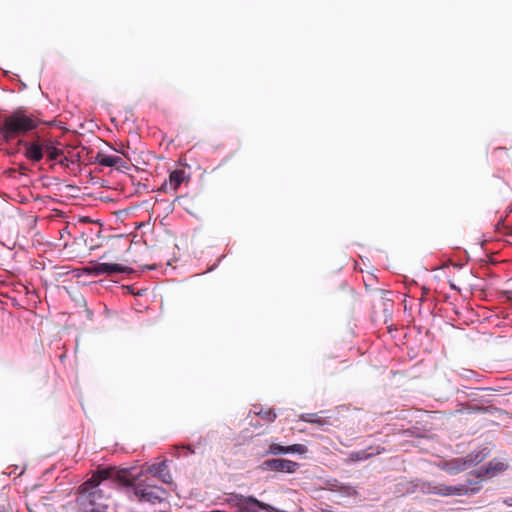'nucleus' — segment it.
<instances>
[{
    "mask_svg": "<svg viewBox=\"0 0 512 512\" xmlns=\"http://www.w3.org/2000/svg\"><path fill=\"white\" fill-rule=\"evenodd\" d=\"M120 491L132 502L157 504L166 498V491L155 485L143 472L134 473L130 469L117 472Z\"/></svg>",
    "mask_w": 512,
    "mask_h": 512,
    "instance_id": "1",
    "label": "nucleus"
},
{
    "mask_svg": "<svg viewBox=\"0 0 512 512\" xmlns=\"http://www.w3.org/2000/svg\"><path fill=\"white\" fill-rule=\"evenodd\" d=\"M105 483L98 475H93L79 488L76 499L78 512H107L108 498L104 493Z\"/></svg>",
    "mask_w": 512,
    "mask_h": 512,
    "instance_id": "2",
    "label": "nucleus"
},
{
    "mask_svg": "<svg viewBox=\"0 0 512 512\" xmlns=\"http://www.w3.org/2000/svg\"><path fill=\"white\" fill-rule=\"evenodd\" d=\"M415 488L424 494L449 496L473 495L480 491L479 481L466 480L457 485H446L439 482L418 481Z\"/></svg>",
    "mask_w": 512,
    "mask_h": 512,
    "instance_id": "3",
    "label": "nucleus"
},
{
    "mask_svg": "<svg viewBox=\"0 0 512 512\" xmlns=\"http://www.w3.org/2000/svg\"><path fill=\"white\" fill-rule=\"evenodd\" d=\"M39 121L33 115H28L25 110L17 109L6 117L0 130L6 138H12L18 134L36 129Z\"/></svg>",
    "mask_w": 512,
    "mask_h": 512,
    "instance_id": "4",
    "label": "nucleus"
},
{
    "mask_svg": "<svg viewBox=\"0 0 512 512\" xmlns=\"http://www.w3.org/2000/svg\"><path fill=\"white\" fill-rule=\"evenodd\" d=\"M236 501L239 512H278V508L261 502L253 496L240 495Z\"/></svg>",
    "mask_w": 512,
    "mask_h": 512,
    "instance_id": "5",
    "label": "nucleus"
},
{
    "mask_svg": "<svg viewBox=\"0 0 512 512\" xmlns=\"http://www.w3.org/2000/svg\"><path fill=\"white\" fill-rule=\"evenodd\" d=\"M299 463L282 458H275L263 461L259 465L262 471H277L284 473H294L299 468Z\"/></svg>",
    "mask_w": 512,
    "mask_h": 512,
    "instance_id": "6",
    "label": "nucleus"
},
{
    "mask_svg": "<svg viewBox=\"0 0 512 512\" xmlns=\"http://www.w3.org/2000/svg\"><path fill=\"white\" fill-rule=\"evenodd\" d=\"M86 271L93 276H109L115 273H131L133 270L127 266L116 263H95L87 267Z\"/></svg>",
    "mask_w": 512,
    "mask_h": 512,
    "instance_id": "7",
    "label": "nucleus"
},
{
    "mask_svg": "<svg viewBox=\"0 0 512 512\" xmlns=\"http://www.w3.org/2000/svg\"><path fill=\"white\" fill-rule=\"evenodd\" d=\"M507 468V465L501 461L492 460L486 467L479 468L470 472L467 480L471 481H479V487L481 488V481L484 477L492 475L496 471H504Z\"/></svg>",
    "mask_w": 512,
    "mask_h": 512,
    "instance_id": "8",
    "label": "nucleus"
},
{
    "mask_svg": "<svg viewBox=\"0 0 512 512\" xmlns=\"http://www.w3.org/2000/svg\"><path fill=\"white\" fill-rule=\"evenodd\" d=\"M441 469L448 474L455 475L468 469V467L464 457H459L443 462Z\"/></svg>",
    "mask_w": 512,
    "mask_h": 512,
    "instance_id": "9",
    "label": "nucleus"
},
{
    "mask_svg": "<svg viewBox=\"0 0 512 512\" xmlns=\"http://www.w3.org/2000/svg\"><path fill=\"white\" fill-rule=\"evenodd\" d=\"M95 162L105 167L126 168V163L121 157L115 155H107L105 153H98L95 158Z\"/></svg>",
    "mask_w": 512,
    "mask_h": 512,
    "instance_id": "10",
    "label": "nucleus"
},
{
    "mask_svg": "<svg viewBox=\"0 0 512 512\" xmlns=\"http://www.w3.org/2000/svg\"><path fill=\"white\" fill-rule=\"evenodd\" d=\"M167 467V462L161 461L149 466L146 472L152 476L160 478L164 483H169L171 481V475L168 472Z\"/></svg>",
    "mask_w": 512,
    "mask_h": 512,
    "instance_id": "11",
    "label": "nucleus"
},
{
    "mask_svg": "<svg viewBox=\"0 0 512 512\" xmlns=\"http://www.w3.org/2000/svg\"><path fill=\"white\" fill-rule=\"evenodd\" d=\"M489 453H490V451L486 447L478 448V449L471 451L469 454H467L464 457L467 467L470 468L474 465L479 464L480 462H482L483 460H485L488 457Z\"/></svg>",
    "mask_w": 512,
    "mask_h": 512,
    "instance_id": "12",
    "label": "nucleus"
},
{
    "mask_svg": "<svg viewBox=\"0 0 512 512\" xmlns=\"http://www.w3.org/2000/svg\"><path fill=\"white\" fill-rule=\"evenodd\" d=\"M300 421L315 424L317 426L329 425L330 422L327 417L323 416V412L319 413H303L299 416Z\"/></svg>",
    "mask_w": 512,
    "mask_h": 512,
    "instance_id": "13",
    "label": "nucleus"
},
{
    "mask_svg": "<svg viewBox=\"0 0 512 512\" xmlns=\"http://www.w3.org/2000/svg\"><path fill=\"white\" fill-rule=\"evenodd\" d=\"M25 156L33 162H38L43 158L42 147L37 143H26Z\"/></svg>",
    "mask_w": 512,
    "mask_h": 512,
    "instance_id": "14",
    "label": "nucleus"
},
{
    "mask_svg": "<svg viewBox=\"0 0 512 512\" xmlns=\"http://www.w3.org/2000/svg\"><path fill=\"white\" fill-rule=\"evenodd\" d=\"M186 178L184 170H174L169 175L168 185L171 189L176 191Z\"/></svg>",
    "mask_w": 512,
    "mask_h": 512,
    "instance_id": "15",
    "label": "nucleus"
},
{
    "mask_svg": "<svg viewBox=\"0 0 512 512\" xmlns=\"http://www.w3.org/2000/svg\"><path fill=\"white\" fill-rule=\"evenodd\" d=\"M371 448H369L370 450ZM380 454V450H376L375 452H369L368 449L367 450H360V451H353L349 454V459L353 462H357V461H364V460H367L369 459L370 457L374 456V455H378Z\"/></svg>",
    "mask_w": 512,
    "mask_h": 512,
    "instance_id": "16",
    "label": "nucleus"
},
{
    "mask_svg": "<svg viewBox=\"0 0 512 512\" xmlns=\"http://www.w3.org/2000/svg\"><path fill=\"white\" fill-rule=\"evenodd\" d=\"M49 160L56 161L63 154V150L54 146L51 143L44 145Z\"/></svg>",
    "mask_w": 512,
    "mask_h": 512,
    "instance_id": "17",
    "label": "nucleus"
},
{
    "mask_svg": "<svg viewBox=\"0 0 512 512\" xmlns=\"http://www.w3.org/2000/svg\"><path fill=\"white\" fill-rule=\"evenodd\" d=\"M287 446L280 445L278 443H272L269 445L266 454L268 455H286Z\"/></svg>",
    "mask_w": 512,
    "mask_h": 512,
    "instance_id": "18",
    "label": "nucleus"
},
{
    "mask_svg": "<svg viewBox=\"0 0 512 512\" xmlns=\"http://www.w3.org/2000/svg\"><path fill=\"white\" fill-rule=\"evenodd\" d=\"M308 452V448L303 444H293L286 448V454L304 455Z\"/></svg>",
    "mask_w": 512,
    "mask_h": 512,
    "instance_id": "19",
    "label": "nucleus"
},
{
    "mask_svg": "<svg viewBox=\"0 0 512 512\" xmlns=\"http://www.w3.org/2000/svg\"><path fill=\"white\" fill-rule=\"evenodd\" d=\"M258 416L264 419L267 422H273L277 418V414L272 409H261L258 412H255Z\"/></svg>",
    "mask_w": 512,
    "mask_h": 512,
    "instance_id": "20",
    "label": "nucleus"
},
{
    "mask_svg": "<svg viewBox=\"0 0 512 512\" xmlns=\"http://www.w3.org/2000/svg\"><path fill=\"white\" fill-rule=\"evenodd\" d=\"M356 494H357V491L354 488H351V487L348 488V490H347L348 496H354Z\"/></svg>",
    "mask_w": 512,
    "mask_h": 512,
    "instance_id": "21",
    "label": "nucleus"
},
{
    "mask_svg": "<svg viewBox=\"0 0 512 512\" xmlns=\"http://www.w3.org/2000/svg\"><path fill=\"white\" fill-rule=\"evenodd\" d=\"M505 503H506L508 506H512V498H509V499L505 500Z\"/></svg>",
    "mask_w": 512,
    "mask_h": 512,
    "instance_id": "22",
    "label": "nucleus"
},
{
    "mask_svg": "<svg viewBox=\"0 0 512 512\" xmlns=\"http://www.w3.org/2000/svg\"><path fill=\"white\" fill-rule=\"evenodd\" d=\"M0 512H8L4 506H0Z\"/></svg>",
    "mask_w": 512,
    "mask_h": 512,
    "instance_id": "23",
    "label": "nucleus"
},
{
    "mask_svg": "<svg viewBox=\"0 0 512 512\" xmlns=\"http://www.w3.org/2000/svg\"><path fill=\"white\" fill-rule=\"evenodd\" d=\"M65 161H67V158H66V157H64L63 159H60V160H59V163L64 164V162H65Z\"/></svg>",
    "mask_w": 512,
    "mask_h": 512,
    "instance_id": "24",
    "label": "nucleus"
}]
</instances>
